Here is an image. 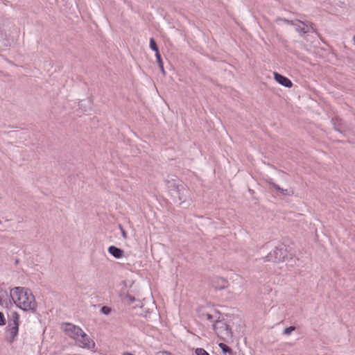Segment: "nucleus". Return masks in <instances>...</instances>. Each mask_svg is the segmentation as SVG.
<instances>
[{"label": "nucleus", "instance_id": "obj_11", "mask_svg": "<svg viewBox=\"0 0 355 355\" xmlns=\"http://www.w3.org/2000/svg\"><path fill=\"white\" fill-rule=\"evenodd\" d=\"M272 187H273V188H274L275 190H277V191H279V192L282 193H283V194H284V195L289 194V193L288 192V191H287L286 189H281V188H280L277 184H272Z\"/></svg>", "mask_w": 355, "mask_h": 355}, {"label": "nucleus", "instance_id": "obj_16", "mask_svg": "<svg viewBox=\"0 0 355 355\" xmlns=\"http://www.w3.org/2000/svg\"><path fill=\"white\" fill-rule=\"evenodd\" d=\"M219 347L222 349V350L224 352H230V348L225 344L224 343H220L219 344Z\"/></svg>", "mask_w": 355, "mask_h": 355}, {"label": "nucleus", "instance_id": "obj_4", "mask_svg": "<svg viewBox=\"0 0 355 355\" xmlns=\"http://www.w3.org/2000/svg\"><path fill=\"white\" fill-rule=\"evenodd\" d=\"M64 331L65 334L72 339L76 340L83 330L78 326H76L71 323H66L64 327Z\"/></svg>", "mask_w": 355, "mask_h": 355}, {"label": "nucleus", "instance_id": "obj_15", "mask_svg": "<svg viewBox=\"0 0 355 355\" xmlns=\"http://www.w3.org/2000/svg\"><path fill=\"white\" fill-rule=\"evenodd\" d=\"M295 329V327L291 326L288 328H286L284 330V334L286 335H289L291 334L292 331H293Z\"/></svg>", "mask_w": 355, "mask_h": 355}, {"label": "nucleus", "instance_id": "obj_12", "mask_svg": "<svg viewBox=\"0 0 355 355\" xmlns=\"http://www.w3.org/2000/svg\"><path fill=\"white\" fill-rule=\"evenodd\" d=\"M196 355H209V353L203 348L196 349Z\"/></svg>", "mask_w": 355, "mask_h": 355}, {"label": "nucleus", "instance_id": "obj_19", "mask_svg": "<svg viewBox=\"0 0 355 355\" xmlns=\"http://www.w3.org/2000/svg\"><path fill=\"white\" fill-rule=\"evenodd\" d=\"M120 229L121 230V234H122V236L124 239H126L127 238V234L125 232V231L123 230V228L121 227V225H120Z\"/></svg>", "mask_w": 355, "mask_h": 355}, {"label": "nucleus", "instance_id": "obj_7", "mask_svg": "<svg viewBox=\"0 0 355 355\" xmlns=\"http://www.w3.org/2000/svg\"><path fill=\"white\" fill-rule=\"evenodd\" d=\"M108 252L116 259H120L123 255V250L114 245L108 248Z\"/></svg>", "mask_w": 355, "mask_h": 355}, {"label": "nucleus", "instance_id": "obj_10", "mask_svg": "<svg viewBox=\"0 0 355 355\" xmlns=\"http://www.w3.org/2000/svg\"><path fill=\"white\" fill-rule=\"evenodd\" d=\"M111 311H112L111 308L109 306H103L101 309V313L104 315H109L111 313Z\"/></svg>", "mask_w": 355, "mask_h": 355}, {"label": "nucleus", "instance_id": "obj_6", "mask_svg": "<svg viewBox=\"0 0 355 355\" xmlns=\"http://www.w3.org/2000/svg\"><path fill=\"white\" fill-rule=\"evenodd\" d=\"M274 78L278 83L283 86L288 88H291L293 86V83L291 80L277 72L274 73Z\"/></svg>", "mask_w": 355, "mask_h": 355}, {"label": "nucleus", "instance_id": "obj_1", "mask_svg": "<svg viewBox=\"0 0 355 355\" xmlns=\"http://www.w3.org/2000/svg\"><path fill=\"white\" fill-rule=\"evenodd\" d=\"M10 297L15 304L24 311H35L37 303L30 289L24 287H15L10 291Z\"/></svg>", "mask_w": 355, "mask_h": 355}, {"label": "nucleus", "instance_id": "obj_21", "mask_svg": "<svg viewBox=\"0 0 355 355\" xmlns=\"http://www.w3.org/2000/svg\"><path fill=\"white\" fill-rule=\"evenodd\" d=\"M168 187H170L171 186H172V184H173H173H175V182H171V181H169V180H168Z\"/></svg>", "mask_w": 355, "mask_h": 355}, {"label": "nucleus", "instance_id": "obj_17", "mask_svg": "<svg viewBox=\"0 0 355 355\" xmlns=\"http://www.w3.org/2000/svg\"><path fill=\"white\" fill-rule=\"evenodd\" d=\"M6 305V306H8V305H11V300L8 299V300H3L0 298V305Z\"/></svg>", "mask_w": 355, "mask_h": 355}, {"label": "nucleus", "instance_id": "obj_18", "mask_svg": "<svg viewBox=\"0 0 355 355\" xmlns=\"http://www.w3.org/2000/svg\"><path fill=\"white\" fill-rule=\"evenodd\" d=\"M6 324V319L2 312H0V326Z\"/></svg>", "mask_w": 355, "mask_h": 355}, {"label": "nucleus", "instance_id": "obj_8", "mask_svg": "<svg viewBox=\"0 0 355 355\" xmlns=\"http://www.w3.org/2000/svg\"><path fill=\"white\" fill-rule=\"evenodd\" d=\"M155 57H156V59H157V62L160 69L162 70V71L163 73H164L163 62H162V59L159 51H157V52H155Z\"/></svg>", "mask_w": 355, "mask_h": 355}, {"label": "nucleus", "instance_id": "obj_24", "mask_svg": "<svg viewBox=\"0 0 355 355\" xmlns=\"http://www.w3.org/2000/svg\"><path fill=\"white\" fill-rule=\"evenodd\" d=\"M354 43L355 44V36L353 37Z\"/></svg>", "mask_w": 355, "mask_h": 355}, {"label": "nucleus", "instance_id": "obj_22", "mask_svg": "<svg viewBox=\"0 0 355 355\" xmlns=\"http://www.w3.org/2000/svg\"><path fill=\"white\" fill-rule=\"evenodd\" d=\"M162 355H172L170 352H162Z\"/></svg>", "mask_w": 355, "mask_h": 355}, {"label": "nucleus", "instance_id": "obj_20", "mask_svg": "<svg viewBox=\"0 0 355 355\" xmlns=\"http://www.w3.org/2000/svg\"><path fill=\"white\" fill-rule=\"evenodd\" d=\"M205 316L206 319L208 320H211L213 318L212 315L209 313L206 314Z\"/></svg>", "mask_w": 355, "mask_h": 355}, {"label": "nucleus", "instance_id": "obj_2", "mask_svg": "<svg viewBox=\"0 0 355 355\" xmlns=\"http://www.w3.org/2000/svg\"><path fill=\"white\" fill-rule=\"evenodd\" d=\"M19 316L18 313L14 312L8 319L7 327V339L10 343L15 340L19 331Z\"/></svg>", "mask_w": 355, "mask_h": 355}, {"label": "nucleus", "instance_id": "obj_5", "mask_svg": "<svg viewBox=\"0 0 355 355\" xmlns=\"http://www.w3.org/2000/svg\"><path fill=\"white\" fill-rule=\"evenodd\" d=\"M80 337L76 340L78 345L83 348L93 349L95 346V343L91 339L84 331L82 332Z\"/></svg>", "mask_w": 355, "mask_h": 355}, {"label": "nucleus", "instance_id": "obj_14", "mask_svg": "<svg viewBox=\"0 0 355 355\" xmlns=\"http://www.w3.org/2000/svg\"><path fill=\"white\" fill-rule=\"evenodd\" d=\"M124 300H125V302L131 304V303L135 302V298L134 296H132L130 295H127L125 296Z\"/></svg>", "mask_w": 355, "mask_h": 355}, {"label": "nucleus", "instance_id": "obj_23", "mask_svg": "<svg viewBox=\"0 0 355 355\" xmlns=\"http://www.w3.org/2000/svg\"><path fill=\"white\" fill-rule=\"evenodd\" d=\"M174 191H178V188L174 186V189H173Z\"/></svg>", "mask_w": 355, "mask_h": 355}, {"label": "nucleus", "instance_id": "obj_9", "mask_svg": "<svg viewBox=\"0 0 355 355\" xmlns=\"http://www.w3.org/2000/svg\"><path fill=\"white\" fill-rule=\"evenodd\" d=\"M150 48L154 51L155 52L159 51L158 46L154 38L151 37L150 39Z\"/></svg>", "mask_w": 355, "mask_h": 355}, {"label": "nucleus", "instance_id": "obj_13", "mask_svg": "<svg viewBox=\"0 0 355 355\" xmlns=\"http://www.w3.org/2000/svg\"><path fill=\"white\" fill-rule=\"evenodd\" d=\"M216 280L221 282V286H216V288H225L226 286L227 281L225 279H223V278H216Z\"/></svg>", "mask_w": 355, "mask_h": 355}, {"label": "nucleus", "instance_id": "obj_3", "mask_svg": "<svg viewBox=\"0 0 355 355\" xmlns=\"http://www.w3.org/2000/svg\"><path fill=\"white\" fill-rule=\"evenodd\" d=\"M214 330L221 340H225L232 336L231 329L229 325L222 320H216L214 325Z\"/></svg>", "mask_w": 355, "mask_h": 355}]
</instances>
